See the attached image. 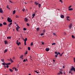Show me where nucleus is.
I'll use <instances>...</instances> for the list:
<instances>
[{"label": "nucleus", "mask_w": 75, "mask_h": 75, "mask_svg": "<svg viewBox=\"0 0 75 75\" xmlns=\"http://www.w3.org/2000/svg\"><path fill=\"white\" fill-rule=\"evenodd\" d=\"M54 53L55 54H56L55 55V58H57V57H58V54L60 55L61 54V53H60L59 52H58H58H55Z\"/></svg>", "instance_id": "1"}, {"label": "nucleus", "mask_w": 75, "mask_h": 75, "mask_svg": "<svg viewBox=\"0 0 75 75\" xmlns=\"http://www.w3.org/2000/svg\"><path fill=\"white\" fill-rule=\"evenodd\" d=\"M7 21H8V22H9V23H11V22L13 21L12 20H11V18H10L9 17H8L7 19Z\"/></svg>", "instance_id": "2"}, {"label": "nucleus", "mask_w": 75, "mask_h": 75, "mask_svg": "<svg viewBox=\"0 0 75 75\" xmlns=\"http://www.w3.org/2000/svg\"><path fill=\"white\" fill-rule=\"evenodd\" d=\"M11 64V63H2V65H10Z\"/></svg>", "instance_id": "3"}, {"label": "nucleus", "mask_w": 75, "mask_h": 75, "mask_svg": "<svg viewBox=\"0 0 75 75\" xmlns=\"http://www.w3.org/2000/svg\"><path fill=\"white\" fill-rule=\"evenodd\" d=\"M70 71H75V67H71V68L70 69Z\"/></svg>", "instance_id": "4"}, {"label": "nucleus", "mask_w": 75, "mask_h": 75, "mask_svg": "<svg viewBox=\"0 0 75 75\" xmlns=\"http://www.w3.org/2000/svg\"><path fill=\"white\" fill-rule=\"evenodd\" d=\"M24 21L25 22H28V19L27 18H25Z\"/></svg>", "instance_id": "5"}, {"label": "nucleus", "mask_w": 75, "mask_h": 75, "mask_svg": "<svg viewBox=\"0 0 75 75\" xmlns=\"http://www.w3.org/2000/svg\"><path fill=\"white\" fill-rule=\"evenodd\" d=\"M60 17L61 18H64V16L63 15H61L60 16Z\"/></svg>", "instance_id": "6"}, {"label": "nucleus", "mask_w": 75, "mask_h": 75, "mask_svg": "<svg viewBox=\"0 0 75 75\" xmlns=\"http://www.w3.org/2000/svg\"><path fill=\"white\" fill-rule=\"evenodd\" d=\"M63 73L61 71H59V73H57V75H60V74H62Z\"/></svg>", "instance_id": "7"}, {"label": "nucleus", "mask_w": 75, "mask_h": 75, "mask_svg": "<svg viewBox=\"0 0 75 75\" xmlns=\"http://www.w3.org/2000/svg\"><path fill=\"white\" fill-rule=\"evenodd\" d=\"M4 42L5 43V44L6 45V44H8V42H7V41L5 40L4 41Z\"/></svg>", "instance_id": "8"}, {"label": "nucleus", "mask_w": 75, "mask_h": 75, "mask_svg": "<svg viewBox=\"0 0 75 75\" xmlns=\"http://www.w3.org/2000/svg\"><path fill=\"white\" fill-rule=\"evenodd\" d=\"M3 10H2V8H0V13H3Z\"/></svg>", "instance_id": "9"}, {"label": "nucleus", "mask_w": 75, "mask_h": 75, "mask_svg": "<svg viewBox=\"0 0 75 75\" xmlns=\"http://www.w3.org/2000/svg\"><path fill=\"white\" fill-rule=\"evenodd\" d=\"M50 50V49H49V48H47L46 49H45V51H49V50Z\"/></svg>", "instance_id": "10"}, {"label": "nucleus", "mask_w": 75, "mask_h": 75, "mask_svg": "<svg viewBox=\"0 0 75 75\" xmlns=\"http://www.w3.org/2000/svg\"><path fill=\"white\" fill-rule=\"evenodd\" d=\"M72 23H71L69 26V28H70V29L71 28V27H72Z\"/></svg>", "instance_id": "11"}, {"label": "nucleus", "mask_w": 75, "mask_h": 75, "mask_svg": "<svg viewBox=\"0 0 75 75\" xmlns=\"http://www.w3.org/2000/svg\"><path fill=\"white\" fill-rule=\"evenodd\" d=\"M16 31H18L19 32H20V31L18 30L19 29H18V27H16Z\"/></svg>", "instance_id": "12"}, {"label": "nucleus", "mask_w": 75, "mask_h": 75, "mask_svg": "<svg viewBox=\"0 0 75 75\" xmlns=\"http://www.w3.org/2000/svg\"><path fill=\"white\" fill-rule=\"evenodd\" d=\"M10 61H11V62H13L14 61L11 58H10Z\"/></svg>", "instance_id": "13"}, {"label": "nucleus", "mask_w": 75, "mask_h": 75, "mask_svg": "<svg viewBox=\"0 0 75 75\" xmlns=\"http://www.w3.org/2000/svg\"><path fill=\"white\" fill-rule=\"evenodd\" d=\"M63 54H64V52H62L61 54H60V55H59V57H62V55H63Z\"/></svg>", "instance_id": "14"}, {"label": "nucleus", "mask_w": 75, "mask_h": 75, "mask_svg": "<svg viewBox=\"0 0 75 75\" xmlns=\"http://www.w3.org/2000/svg\"><path fill=\"white\" fill-rule=\"evenodd\" d=\"M40 30V28H36V30L37 31H39V30Z\"/></svg>", "instance_id": "15"}, {"label": "nucleus", "mask_w": 75, "mask_h": 75, "mask_svg": "<svg viewBox=\"0 0 75 75\" xmlns=\"http://www.w3.org/2000/svg\"><path fill=\"white\" fill-rule=\"evenodd\" d=\"M9 70L10 71V72H13V70L11 69H9Z\"/></svg>", "instance_id": "16"}, {"label": "nucleus", "mask_w": 75, "mask_h": 75, "mask_svg": "<svg viewBox=\"0 0 75 75\" xmlns=\"http://www.w3.org/2000/svg\"><path fill=\"white\" fill-rule=\"evenodd\" d=\"M7 51H8V50L7 49L5 50L4 51V53H6V52H7Z\"/></svg>", "instance_id": "17"}, {"label": "nucleus", "mask_w": 75, "mask_h": 75, "mask_svg": "<svg viewBox=\"0 0 75 75\" xmlns=\"http://www.w3.org/2000/svg\"><path fill=\"white\" fill-rule=\"evenodd\" d=\"M7 38L8 39H10L11 38V37H7Z\"/></svg>", "instance_id": "18"}, {"label": "nucleus", "mask_w": 75, "mask_h": 75, "mask_svg": "<svg viewBox=\"0 0 75 75\" xmlns=\"http://www.w3.org/2000/svg\"><path fill=\"white\" fill-rule=\"evenodd\" d=\"M16 13V11L14 10L13 11V14H14Z\"/></svg>", "instance_id": "19"}, {"label": "nucleus", "mask_w": 75, "mask_h": 75, "mask_svg": "<svg viewBox=\"0 0 75 75\" xmlns=\"http://www.w3.org/2000/svg\"><path fill=\"white\" fill-rule=\"evenodd\" d=\"M35 5H36L37 6L38 4V3H37V2H35Z\"/></svg>", "instance_id": "20"}, {"label": "nucleus", "mask_w": 75, "mask_h": 75, "mask_svg": "<svg viewBox=\"0 0 75 75\" xmlns=\"http://www.w3.org/2000/svg\"><path fill=\"white\" fill-rule=\"evenodd\" d=\"M69 10H70V11L73 10V8H70L69 9Z\"/></svg>", "instance_id": "21"}, {"label": "nucleus", "mask_w": 75, "mask_h": 75, "mask_svg": "<svg viewBox=\"0 0 75 75\" xmlns=\"http://www.w3.org/2000/svg\"><path fill=\"white\" fill-rule=\"evenodd\" d=\"M28 50H31V48H30V47H28Z\"/></svg>", "instance_id": "22"}, {"label": "nucleus", "mask_w": 75, "mask_h": 75, "mask_svg": "<svg viewBox=\"0 0 75 75\" xmlns=\"http://www.w3.org/2000/svg\"><path fill=\"white\" fill-rule=\"evenodd\" d=\"M56 45V43H53L52 44V45Z\"/></svg>", "instance_id": "23"}, {"label": "nucleus", "mask_w": 75, "mask_h": 75, "mask_svg": "<svg viewBox=\"0 0 75 75\" xmlns=\"http://www.w3.org/2000/svg\"><path fill=\"white\" fill-rule=\"evenodd\" d=\"M3 24L4 25H7V23L6 22H4V23H3Z\"/></svg>", "instance_id": "24"}, {"label": "nucleus", "mask_w": 75, "mask_h": 75, "mask_svg": "<svg viewBox=\"0 0 75 75\" xmlns=\"http://www.w3.org/2000/svg\"><path fill=\"white\" fill-rule=\"evenodd\" d=\"M23 30H24V31H25V30H27V28H24Z\"/></svg>", "instance_id": "25"}, {"label": "nucleus", "mask_w": 75, "mask_h": 75, "mask_svg": "<svg viewBox=\"0 0 75 75\" xmlns=\"http://www.w3.org/2000/svg\"><path fill=\"white\" fill-rule=\"evenodd\" d=\"M31 45L33 46V42H31L30 44Z\"/></svg>", "instance_id": "26"}, {"label": "nucleus", "mask_w": 75, "mask_h": 75, "mask_svg": "<svg viewBox=\"0 0 75 75\" xmlns=\"http://www.w3.org/2000/svg\"><path fill=\"white\" fill-rule=\"evenodd\" d=\"M38 7H39V8H40V7H41V4H38Z\"/></svg>", "instance_id": "27"}, {"label": "nucleus", "mask_w": 75, "mask_h": 75, "mask_svg": "<svg viewBox=\"0 0 75 75\" xmlns=\"http://www.w3.org/2000/svg\"><path fill=\"white\" fill-rule=\"evenodd\" d=\"M3 26V24L0 23V27H2Z\"/></svg>", "instance_id": "28"}, {"label": "nucleus", "mask_w": 75, "mask_h": 75, "mask_svg": "<svg viewBox=\"0 0 75 75\" xmlns=\"http://www.w3.org/2000/svg\"><path fill=\"white\" fill-rule=\"evenodd\" d=\"M27 41V38H26L24 40V41Z\"/></svg>", "instance_id": "29"}, {"label": "nucleus", "mask_w": 75, "mask_h": 75, "mask_svg": "<svg viewBox=\"0 0 75 75\" xmlns=\"http://www.w3.org/2000/svg\"><path fill=\"white\" fill-rule=\"evenodd\" d=\"M35 16V14H33L32 15V16H33V17H34Z\"/></svg>", "instance_id": "30"}, {"label": "nucleus", "mask_w": 75, "mask_h": 75, "mask_svg": "<svg viewBox=\"0 0 75 75\" xmlns=\"http://www.w3.org/2000/svg\"><path fill=\"white\" fill-rule=\"evenodd\" d=\"M45 34V33H42L41 34V36H42V35H44Z\"/></svg>", "instance_id": "31"}, {"label": "nucleus", "mask_w": 75, "mask_h": 75, "mask_svg": "<svg viewBox=\"0 0 75 75\" xmlns=\"http://www.w3.org/2000/svg\"><path fill=\"white\" fill-rule=\"evenodd\" d=\"M35 72H36L37 74H39V72L37 71H35Z\"/></svg>", "instance_id": "32"}, {"label": "nucleus", "mask_w": 75, "mask_h": 75, "mask_svg": "<svg viewBox=\"0 0 75 75\" xmlns=\"http://www.w3.org/2000/svg\"><path fill=\"white\" fill-rule=\"evenodd\" d=\"M71 37L73 38H75V37H74V36L73 35H72Z\"/></svg>", "instance_id": "33"}, {"label": "nucleus", "mask_w": 75, "mask_h": 75, "mask_svg": "<svg viewBox=\"0 0 75 75\" xmlns=\"http://www.w3.org/2000/svg\"><path fill=\"white\" fill-rule=\"evenodd\" d=\"M23 56L22 55V56H21L20 57V58H21V59H23Z\"/></svg>", "instance_id": "34"}, {"label": "nucleus", "mask_w": 75, "mask_h": 75, "mask_svg": "<svg viewBox=\"0 0 75 75\" xmlns=\"http://www.w3.org/2000/svg\"><path fill=\"white\" fill-rule=\"evenodd\" d=\"M24 44L25 45H26V41H24Z\"/></svg>", "instance_id": "35"}, {"label": "nucleus", "mask_w": 75, "mask_h": 75, "mask_svg": "<svg viewBox=\"0 0 75 75\" xmlns=\"http://www.w3.org/2000/svg\"><path fill=\"white\" fill-rule=\"evenodd\" d=\"M71 7H72V6H70L68 8H71Z\"/></svg>", "instance_id": "36"}, {"label": "nucleus", "mask_w": 75, "mask_h": 75, "mask_svg": "<svg viewBox=\"0 0 75 75\" xmlns=\"http://www.w3.org/2000/svg\"><path fill=\"white\" fill-rule=\"evenodd\" d=\"M26 25H27V26H30V25L28 23H27Z\"/></svg>", "instance_id": "37"}, {"label": "nucleus", "mask_w": 75, "mask_h": 75, "mask_svg": "<svg viewBox=\"0 0 75 75\" xmlns=\"http://www.w3.org/2000/svg\"><path fill=\"white\" fill-rule=\"evenodd\" d=\"M1 61H2V62H3L4 63V59H2L1 60Z\"/></svg>", "instance_id": "38"}, {"label": "nucleus", "mask_w": 75, "mask_h": 75, "mask_svg": "<svg viewBox=\"0 0 75 75\" xmlns=\"http://www.w3.org/2000/svg\"><path fill=\"white\" fill-rule=\"evenodd\" d=\"M16 44L18 45H19V43L18 42H16Z\"/></svg>", "instance_id": "39"}, {"label": "nucleus", "mask_w": 75, "mask_h": 75, "mask_svg": "<svg viewBox=\"0 0 75 75\" xmlns=\"http://www.w3.org/2000/svg\"><path fill=\"white\" fill-rule=\"evenodd\" d=\"M16 18H19V17L17 16H16Z\"/></svg>", "instance_id": "40"}, {"label": "nucleus", "mask_w": 75, "mask_h": 75, "mask_svg": "<svg viewBox=\"0 0 75 75\" xmlns=\"http://www.w3.org/2000/svg\"><path fill=\"white\" fill-rule=\"evenodd\" d=\"M26 61V60H25V59H24V60H23V62H25Z\"/></svg>", "instance_id": "41"}, {"label": "nucleus", "mask_w": 75, "mask_h": 75, "mask_svg": "<svg viewBox=\"0 0 75 75\" xmlns=\"http://www.w3.org/2000/svg\"><path fill=\"white\" fill-rule=\"evenodd\" d=\"M74 62H75V58H74Z\"/></svg>", "instance_id": "42"}, {"label": "nucleus", "mask_w": 75, "mask_h": 75, "mask_svg": "<svg viewBox=\"0 0 75 75\" xmlns=\"http://www.w3.org/2000/svg\"><path fill=\"white\" fill-rule=\"evenodd\" d=\"M45 30H43V33H45Z\"/></svg>", "instance_id": "43"}, {"label": "nucleus", "mask_w": 75, "mask_h": 75, "mask_svg": "<svg viewBox=\"0 0 75 75\" xmlns=\"http://www.w3.org/2000/svg\"><path fill=\"white\" fill-rule=\"evenodd\" d=\"M9 1V2H10V3H13V2L11 1Z\"/></svg>", "instance_id": "44"}, {"label": "nucleus", "mask_w": 75, "mask_h": 75, "mask_svg": "<svg viewBox=\"0 0 75 75\" xmlns=\"http://www.w3.org/2000/svg\"><path fill=\"white\" fill-rule=\"evenodd\" d=\"M53 34L54 35H56V34L55 33H53Z\"/></svg>", "instance_id": "45"}, {"label": "nucleus", "mask_w": 75, "mask_h": 75, "mask_svg": "<svg viewBox=\"0 0 75 75\" xmlns=\"http://www.w3.org/2000/svg\"><path fill=\"white\" fill-rule=\"evenodd\" d=\"M22 11H25V10H24V9H22Z\"/></svg>", "instance_id": "46"}, {"label": "nucleus", "mask_w": 75, "mask_h": 75, "mask_svg": "<svg viewBox=\"0 0 75 75\" xmlns=\"http://www.w3.org/2000/svg\"><path fill=\"white\" fill-rule=\"evenodd\" d=\"M17 27H18V28H20V27H19L18 25L17 26Z\"/></svg>", "instance_id": "47"}, {"label": "nucleus", "mask_w": 75, "mask_h": 75, "mask_svg": "<svg viewBox=\"0 0 75 75\" xmlns=\"http://www.w3.org/2000/svg\"><path fill=\"white\" fill-rule=\"evenodd\" d=\"M42 44L43 45H44V42L42 43Z\"/></svg>", "instance_id": "48"}, {"label": "nucleus", "mask_w": 75, "mask_h": 75, "mask_svg": "<svg viewBox=\"0 0 75 75\" xmlns=\"http://www.w3.org/2000/svg\"><path fill=\"white\" fill-rule=\"evenodd\" d=\"M28 53V52H27V51H26V54H27Z\"/></svg>", "instance_id": "49"}, {"label": "nucleus", "mask_w": 75, "mask_h": 75, "mask_svg": "<svg viewBox=\"0 0 75 75\" xmlns=\"http://www.w3.org/2000/svg\"><path fill=\"white\" fill-rule=\"evenodd\" d=\"M11 26V25L10 24L8 25V27H10Z\"/></svg>", "instance_id": "50"}, {"label": "nucleus", "mask_w": 75, "mask_h": 75, "mask_svg": "<svg viewBox=\"0 0 75 75\" xmlns=\"http://www.w3.org/2000/svg\"><path fill=\"white\" fill-rule=\"evenodd\" d=\"M6 68H8V66L7 65V66H6Z\"/></svg>", "instance_id": "51"}, {"label": "nucleus", "mask_w": 75, "mask_h": 75, "mask_svg": "<svg viewBox=\"0 0 75 75\" xmlns=\"http://www.w3.org/2000/svg\"><path fill=\"white\" fill-rule=\"evenodd\" d=\"M15 59V57H13V59Z\"/></svg>", "instance_id": "52"}, {"label": "nucleus", "mask_w": 75, "mask_h": 75, "mask_svg": "<svg viewBox=\"0 0 75 75\" xmlns=\"http://www.w3.org/2000/svg\"><path fill=\"white\" fill-rule=\"evenodd\" d=\"M15 70L16 71H17V68H15Z\"/></svg>", "instance_id": "53"}, {"label": "nucleus", "mask_w": 75, "mask_h": 75, "mask_svg": "<svg viewBox=\"0 0 75 75\" xmlns=\"http://www.w3.org/2000/svg\"><path fill=\"white\" fill-rule=\"evenodd\" d=\"M15 68H15V67H13V68H12V69H15Z\"/></svg>", "instance_id": "54"}, {"label": "nucleus", "mask_w": 75, "mask_h": 75, "mask_svg": "<svg viewBox=\"0 0 75 75\" xmlns=\"http://www.w3.org/2000/svg\"><path fill=\"white\" fill-rule=\"evenodd\" d=\"M19 45H21V42H19Z\"/></svg>", "instance_id": "55"}, {"label": "nucleus", "mask_w": 75, "mask_h": 75, "mask_svg": "<svg viewBox=\"0 0 75 75\" xmlns=\"http://www.w3.org/2000/svg\"><path fill=\"white\" fill-rule=\"evenodd\" d=\"M12 24V23H10V25H11V24Z\"/></svg>", "instance_id": "56"}, {"label": "nucleus", "mask_w": 75, "mask_h": 75, "mask_svg": "<svg viewBox=\"0 0 75 75\" xmlns=\"http://www.w3.org/2000/svg\"><path fill=\"white\" fill-rule=\"evenodd\" d=\"M71 72H72V71H69V73H71Z\"/></svg>", "instance_id": "57"}, {"label": "nucleus", "mask_w": 75, "mask_h": 75, "mask_svg": "<svg viewBox=\"0 0 75 75\" xmlns=\"http://www.w3.org/2000/svg\"><path fill=\"white\" fill-rule=\"evenodd\" d=\"M7 8H8V5L7 6Z\"/></svg>", "instance_id": "58"}, {"label": "nucleus", "mask_w": 75, "mask_h": 75, "mask_svg": "<svg viewBox=\"0 0 75 75\" xmlns=\"http://www.w3.org/2000/svg\"><path fill=\"white\" fill-rule=\"evenodd\" d=\"M53 62H55V60H53Z\"/></svg>", "instance_id": "59"}, {"label": "nucleus", "mask_w": 75, "mask_h": 75, "mask_svg": "<svg viewBox=\"0 0 75 75\" xmlns=\"http://www.w3.org/2000/svg\"><path fill=\"white\" fill-rule=\"evenodd\" d=\"M67 18H69V16H68L67 17Z\"/></svg>", "instance_id": "60"}, {"label": "nucleus", "mask_w": 75, "mask_h": 75, "mask_svg": "<svg viewBox=\"0 0 75 75\" xmlns=\"http://www.w3.org/2000/svg\"><path fill=\"white\" fill-rule=\"evenodd\" d=\"M71 75H72L73 73L71 72Z\"/></svg>", "instance_id": "61"}, {"label": "nucleus", "mask_w": 75, "mask_h": 75, "mask_svg": "<svg viewBox=\"0 0 75 75\" xmlns=\"http://www.w3.org/2000/svg\"><path fill=\"white\" fill-rule=\"evenodd\" d=\"M26 61H28L27 59H26Z\"/></svg>", "instance_id": "62"}, {"label": "nucleus", "mask_w": 75, "mask_h": 75, "mask_svg": "<svg viewBox=\"0 0 75 75\" xmlns=\"http://www.w3.org/2000/svg\"><path fill=\"white\" fill-rule=\"evenodd\" d=\"M59 1H61V2H62V1L61 0H60Z\"/></svg>", "instance_id": "63"}, {"label": "nucleus", "mask_w": 75, "mask_h": 75, "mask_svg": "<svg viewBox=\"0 0 75 75\" xmlns=\"http://www.w3.org/2000/svg\"><path fill=\"white\" fill-rule=\"evenodd\" d=\"M67 20H69V19H68V18H67Z\"/></svg>", "instance_id": "64"}]
</instances>
